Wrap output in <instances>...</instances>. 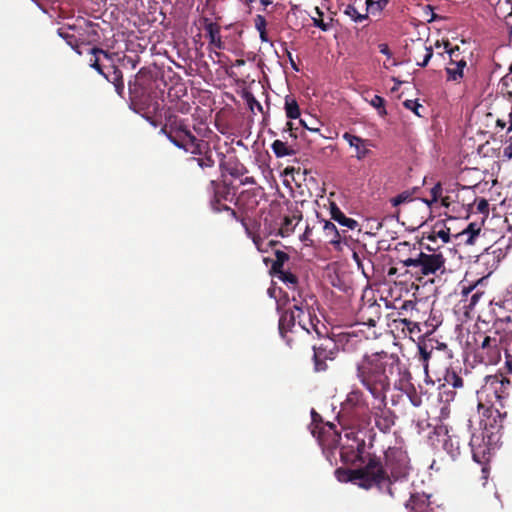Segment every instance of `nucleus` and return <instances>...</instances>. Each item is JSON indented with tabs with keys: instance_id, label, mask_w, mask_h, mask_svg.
Segmentation results:
<instances>
[{
	"instance_id": "obj_14",
	"label": "nucleus",
	"mask_w": 512,
	"mask_h": 512,
	"mask_svg": "<svg viewBox=\"0 0 512 512\" xmlns=\"http://www.w3.org/2000/svg\"><path fill=\"white\" fill-rule=\"evenodd\" d=\"M387 396L381 399H374V403L371 407L370 415L374 417L376 427L382 433H389L392 427L395 425L396 416L394 412L386 408Z\"/></svg>"
},
{
	"instance_id": "obj_9",
	"label": "nucleus",
	"mask_w": 512,
	"mask_h": 512,
	"mask_svg": "<svg viewBox=\"0 0 512 512\" xmlns=\"http://www.w3.org/2000/svg\"><path fill=\"white\" fill-rule=\"evenodd\" d=\"M161 131L167 138L178 148L187 150L200 151V146H205L206 141L196 138L189 128L188 121L179 117L173 112L165 114V124Z\"/></svg>"
},
{
	"instance_id": "obj_49",
	"label": "nucleus",
	"mask_w": 512,
	"mask_h": 512,
	"mask_svg": "<svg viewBox=\"0 0 512 512\" xmlns=\"http://www.w3.org/2000/svg\"><path fill=\"white\" fill-rule=\"evenodd\" d=\"M253 242L255 244V246L257 247V249L260 251V252H267L268 251V247H273L275 246L278 242L277 241H273L271 240L270 242H268L266 244L267 247H264V240L259 237V236H254L253 237Z\"/></svg>"
},
{
	"instance_id": "obj_40",
	"label": "nucleus",
	"mask_w": 512,
	"mask_h": 512,
	"mask_svg": "<svg viewBox=\"0 0 512 512\" xmlns=\"http://www.w3.org/2000/svg\"><path fill=\"white\" fill-rule=\"evenodd\" d=\"M389 0H366V11L371 14L380 13L388 4Z\"/></svg>"
},
{
	"instance_id": "obj_12",
	"label": "nucleus",
	"mask_w": 512,
	"mask_h": 512,
	"mask_svg": "<svg viewBox=\"0 0 512 512\" xmlns=\"http://www.w3.org/2000/svg\"><path fill=\"white\" fill-rule=\"evenodd\" d=\"M338 347L346 353H367L366 345L368 337L362 330L352 329L350 331L342 332L336 338Z\"/></svg>"
},
{
	"instance_id": "obj_3",
	"label": "nucleus",
	"mask_w": 512,
	"mask_h": 512,
	"mask_svg": "<svg viewBox=\"0 0 512 512\" xmlns=\"http://www.w3.org/2000/svg\"><path fill=\"white\" fill-rule=\"evenodd\" d=\"M364 447V440L357 443L356 451L353 452V458L348 456V453L343 447L341 450V457L345 461H359L362 466L357 469L337 468L335 470V475L340 482H351L363 489H371L374 485H378L384 481L386 479V475L381 470L379 461L375 458V454H368L367 456L363 455Z\"/></svg>"
},
{
	"instance_id": "obj_6",
	"label": "nucleus",
	"mask_w": 512,
	"mask_h": 512,
	"mask_svg": "<svg viewBox=\"0 0 512 512\" xmlns=\"http://www.w3.org/2000/svg\"><path fill=\"white\" fill-rule=\"evenodd\" d=\"M379 461L381 470L385 473L386 479L374 487L382 490L386 488L390 496H393L391 485L397 481L406 479L411 469L410 459L407 452L401 447H389L384 452V463L382 459L375 455Z\"/></svg>"
},
{
	"instance_id": "obj_64",
	"label": "nucleus",
	"mask_w": 512,
	"mask_h": 512,
	"mask_svg": "<svg viewBox=\"0 0 512 512\" xmlns=\"http://www.w3.org/2000/svg\"><path fill=\"white\" fill-rule=\"evenodd\" d=\"M448 452L451 454L452 458H456L457 456L460 455V448H459V445L457 444L456 448L453 450H448Z\"/></svg>"
},
{
	"instance_id": "obj_62",
	"label": "nucleus",
	"mask_w": 512,
	"mask_h": 512,
	"mask_svg": "<svg viewBox=\"0 0 512 512\" xmlns=\"http://www.w3.org/2000/svg\"><path fill=\"white\" fill-rule=\"evenodd\" d=\"M441 205L446 207V208H449L451 203L453 202V200L451 199L450 196H444V197H441Z\"/></svg>"
},
{
	"instance_id": "obj_47",
	"label": "nucleus",
	"mask_w": 512,
	"mask_h": 512,
	"mask_svg": "<svg viewBox=\"0 0 512 512\" xmlns=\"http://www.w3.org/2000/svg\"><path fill=\"white\" fill-rule=\"evenodd\" d=\"M455 238L458 240V244H465V245H475L478 237H475L474 235H471L470 233H466L463 230L455 235Z\"/></svg>"
},
{
	"instance_id": "obj_8",
	"label": "nucleus",
	"mask_w": 512,
	"mask_h": 512,
	"mask_svg": "<svg viewBox=\"0 0 512 512\" xmlns=\"http://www.w3.org/2000/svg\"><path fill=\"white\" fill-rule=\"evenodd\" d=\"M370 411L364 393L356 388L351 390L341 403L338 419L344 428L360 429L368 423Z\"/></svg>"
},
{
	"instance_id": "obj_25",
	"label": "nucleus",
	"mask_w": 512,
	"mask_h": 512,
	"mask_svg": "<svg viewBox=\"0 0 512 512\" xmlns=\"http://www.w3.org/2000/svg\"><path fill=\"white\" fill-rule=\"evenodd\" d=\"M359 7H363L362 0H354L352 3L347 4L343 13L348 16L352 21L358 23L368 18V11L360 12Z\"/></svg>"
},
{
	"instance_id": "obj_60",
	"label": "nucleus",
	"mask_w": 512,
	"mask_h": 512,
	"mask_svg": "<svg viewBox=\"0 0 512 512\" xmlns=\"http://www.w3.org/2000/svg\"><path fill=\"white\" fill-rule=\"evenodd\" d=\"M352 250H353V253H352L353 260L356 262L358 268L361 269L362 272L365 274L362 259L360 258L359 254L353 248H352Z\"/></svg>"
},
{
	"instance_id": "obj_15",
	"label": "nucleus",
	"mask_w": 512,
	"mask_h": 512,
	"mask_svg": "<svg viewBox=\"0 0 512 512\" xmlns=\"http://www.w3.org/2000/svg\"><path fill=\"white\" fill-rule=\"evenodd\" d=\"M79 46L99 42V24L85 19H77L73 24Z\"/></svg>"
},
{
	"instance_id": "obj_16",
	"label": "nucleus",
	"mask_w": 512,
	"mask_h": 512,
	"mask_svg": "<svg viewBox=\"0 0 512 512\" xmlns=\"http://www.w3.org/2000/svg\"><path fill=\"white\" fill-rule=\"evenodd\" d=\"M510 386V380L502 374L489 375L486 377V383L484 391L487 393L492 392L495 397L496 404L503 407V400L509 395L508 387Z\"/></svg>"
},
{
	"instance_id": "obj_26",
	"label": "nucleus",
	"mask_w": 512,
	"mask_h": 512,
	"mask_svg": "<svg viewBox=\"0 0 512 512\" xmlns=\"http://www.w3.org/2000/svg\"><path fill=\"white\" fill-rule=\"evenodd\" d=\"M108 82L112 83L116 93L120 96H124V80H123V74L122 71L116 67L111 71L105 72V74L102 75Z\"/></svg>"
},
{
	"instance_id": "obj_53",
	"label": "nucleus",
	"mask_w": 512,
	"mask_h": 512,
	"mask_svg": "<svg viewBox=\"0 0 512 512\" xmlns=\"http://www.w3.org/2000/svg\"><path fill=\"white\" fill-rule=\"evenodd\" d=\"M410 402L413 406L418 407L421 405L422 400L421 397L417 394L414 387H411V390L407 392Z\"/></svg>"
},
{
	"instance_id": "obj_36",
	"label": "nucleus",
	"mask_w": 512,
	"mask_h": 512,
	"mask_svg": "<svg viewBox=\"0 0 512 512\" xmlns=\"http://www.w3.org/2000/svg\"><path fill=\"white\" fill-rule=\"evenodd\" d=\"M297 219L295 215L293 216H285L281 226L278 229L277 235L285 238L290 236L296 227V223L294 221Z\"/></svg>"
},
{
	"instance_id": "obj_28",
	"label": "nucleus",
	"mask_w": 512,
	"mask_h": 512,
	"mask_svg": "<svg viewBox=\"0 0 512 512\" xmlns=\"http://www.w3.org/2000/svg\"><path fill=\"white\" fill-rule=\"evenodd\" d=\"M57 33L79 55L82 54V51L79 49L80 46L78 44V41H77V38H76V33H75L73 25H67V26L60 27L58 29Z\"/></svg>"
},
{
	"instance_id": "obj_7",
	"label": "nucleus",
	"mask_w": 512,
	"mask_h": 512,
	"mask_svg": "<svg viewBox=\"0 0 512 512\" xmlns=\"http://www.w3.org/2000/svg\"><path fill=\"white\" fill-rule=\"evenodd\" d=\"M475 345V359L485 365L497 364L501 359V344L512 341V332L489 330L476 332L472 336Z\"/></svg>"
},
{
	"instance_id": "obj_17",
	"label": "nucleus",
	"mask_w": 512,
	"mask_h": 512,
	"mask_svg": "<svg viewBox=\"0 0 512 512\" xmlns=\"http://www.w3.org/2000/svg\"><path fill=\"white\" fill-rule=\"evenodd\" d=\"M89 52L92 55L89 60V65L100 75H103L105 72L111 71L117 67L114 63V57L112 53L97 47L91 48Z\"/></svg>"
},
{
	"instance_id": "obj_38",
	"label": "nucleus",
	"mask_w": 512,
	"mask_h": 512,
	"mask_svg": "<svg viewBox=\"0 0 512 512\" xmlns=\"http://www.w3.org/2000/svg\"><path fill=\"white\" fill-rule=\"evenodd\" d=\"M275 257H276V259L273 261L271 269H270L271 274L280 272V270H283L285 262H287L289 260V255L286 252L281 251V250L275 251Z\"/></svg>"
},
{
	"instance_id": "obj_24",
	"label": "nucleus",
	"mask_w": 512,
	"mask_h": 512,
	"mask_svg": "<svg viewBox=\"0 0 512 512\" xmlns=\"http://www.w3.org/2000/svg\"><path fill=\"white\" fill-rule=\"evenodd\" d=\"M322 230L327 242L335 249H339V233L336 225L328 220H320Z\"/></svg>"
},
{
	"instance_id": "obj_20",
	"label": "nucleus",
	"mask_w": 512,
	"mask_h": 512,
	"mask_svg": "<svg viewBox=\"0 0 512 512\" xmlns=\"http://www.w3.org/2000/svg\"><path fill=\"white\" fill-rule=\"evenodd\" d=\"M200 151H193V150H187L186 152H189L193 155H197L198 157H192L190 160L195 161L198 166L205 170L207 168H213L215 166V160L212 156V151L210 148L209 143L206 141V145L202 146L199 145Z\"/></svg>"
},
{
	"instance_id": "obj_34",
	"label": "nucleus",
	"mask_w": 512,
	"mask_h": 512,
	"mask_svg": "<svg viewBox=\"0 0 512 512\" xmlns=\"http://www.w3.org/2000/svg\"><path fill=\"white\" fill-rule=\"evenodd\" d=\"M222 198H225V197L222 196L218 190H215L214 198L211 201L212 209L216 212L227 211V212H229L231 217H233L236 220H240V218L237 215V212L234 209L230 208L229 206H227L225 204H221Z\"/></svg>"
},
{
	"instance_id": "obj_41",
	"label": "nucleus",
	"mask_w": 512,
	"mask_h": 512,
	"mask_svg": "<svg viewBox=\"0 0 512 512\" xmlns=\"http://www.w3.org/2000/svg\"><path fill=\"white\" fill-rule=\"evenodd\" d=\"M191 104L188 101L185 100H178L175 102V104L171 105L166 113H169L170 111L173 113H181V114H188L191 111Z\"/></svg>"
},
{
	"instance_id": "obj_48",
	"label": "nucleus",
	"mask_w": 512,
	"mask_h": 512,
	"mask_svg": "<svg viewBox=\"0 0 512 512\" xmlns=\"http://www.w3.org/2000/svg\"><path fill=\"white\" fill-rule=\"evenodd\" d=\"M442 191H443V189H442L441 183L435 184L430 191L431 200L426 201V203L428 205H431L432 203H436L442 197Z\"/></svg>"
},
{
	"instance_id": "obj_10",
	"label": "nucleus",
	"mask_w": 512,
	"mask_h": 512,
	"mask_svg": "<svg viewBox=\"0 0 512 512\" xmlns=\"http://www.w3.org/2000/svg\"><path fill=\"white\" fill-rule=\"evenodd\" d=\"M431 253L418 252L414 256H410L400 261L407 268L406 272L410 273L415 279L421 280L423 276L437 275L445 272L446 259L442 253H437L433 248L427 246Z\"/></svg>"
},
{
	"instance_id": "obj_39",
	"label": "nucleus",
	"mask_w": 512,
	"mask_h": 512,
	"mask_svg": "<svg viewBox=\"0 0 512 512\" xmlns=\"http://www.w3.org/2000/svg\"><path fill=\"white\" fill-rule=\"evenodd\" d=\"M365 99L377 110L379 116L385 117L387 115V110L385 108L386 100L383 97L373 94L371 99Z\"/></svg>"
},
{
	"instance_id": "obj_2",
	"label": "nucleus",
	"mask_w": 512,
	"mask_h": 512,
	"mask_svg": "<svg viewBox=\"0 0 512 512\" xmlns=\"http://www.w3.org/2000/svg\"><path fill=\"white\" fill-rule=\"evenodd\" d=\"M130 107L155 125L164 108L162 92L158 91L156 80L150 70L141 68L133 81H129Z\"/></svg>"
},
{
	"instance_id": "obj_59",
	"label": "nucleus",
	"mask_w": 512,
	"mask_h": 512,
	"mask_svg": "<svg viewBox=\"0 0 512 512\" xmlns=\"http://www.w3.org/2000/svg\"><path fill=\"white\" fill-rule=\"evenodd\" d=\"M424 12H425L426 16H429V17H427L428 22H432L437 18V15L434 13L431 5H426L424 8Z\"/></svg>"
},
{
	"instance_id": "obj_44",
	"label": "nucleus",
	"mask_w": 512,
	"mask_h": 512,
	"mask_svg": "<svg viewBox=\"0 0 512 512\" xmlns=\"http://www.w3.org/2000/svg\"><path fill=\"white\" fill-rule=\"evenodd\" d=\"M393 323H394V326L395 328L399 329L401 328V330L403 332H405L406 330L409 331V333H412L414 328L417 327V324L406 319V318H398V319H394L393 320Z\"/></svg>"
},
{
	"instance_id": "obj_55",
	"label": "nucleus",
	"mask_w": 512,
	"mask_h": 512,
	"mask_svg": "<svg viewBox=\"0 0 512 512\" xmlns=\"http://www.w3.org/2000/svg\"><path fill=\"white\" fill-rule=\"evenodd\" d=\"M254 23L258 32L266 30L267 22L264 16L257 15L254 19Z\"/></svg>"
},
{
	"instance_id": "obj_51",
	"label": "nucleus",
	"mask_w": 512,
	"mask_h": 512,
	"mask_svg": "<svg viewBox=\"0 0 512 512\" xmlns=\"http://www.w3.org/2000/svg\"><path fill=\"white\" fill-rule=\"evenodd\" d=\"M423 50L425 51V54L422 58V61H417V65L420 67L427 66L428 62L430 61V59L433 56V49L431 46L427 47V46L423 45Z\"/></svg>"
},
{
	"instance_id": "obj_4",
	"label": "nucleus",
	"mask_w": 512,
	"mask_h": 512,
	"mask_svg": "<svg viewBox=\"0 0 512 512\" xmlns=\"http://www.w3.org/2000/svg\"><path fill=\"white\" fill-rule=\"evenodd\" d=\"M490 402L491 404L489 406L479 403L478 408L482 410L480 425L483 427V432L479 435L473 434L469 442L472 457L474 461L479 464L488 460L492 445V436L495 432H499L503 428V423L507 416V412H501L499 408L496 407V402Z\"/></svg>"
},
{
	"instance_id": "obj_18",
	"label": "nucleus",
	"mask_w": 512,
	"mask_h": 512,
	"mask_svg": "<svg viewBox=\"0 0 512 512\" xmlns=\"http://www.w3.org/2000/svg\"><path fill=\"white\" fill-rule=\"evenodd\" d=\"M342 138L349 144L350 147L355 149L354 157L357 160H363L371 154L370 147L372 146L371 140L363 139L350 132H345Z\"/></svg>"
},
{
	"instance_id": "obj_22",
	"label": "nucleus",
	"mask_w": 512,
	"mask_h": 512,
	"mask_svg": "<svg viewBox=\"0 0 512 512\" xmlns=\"http://www.w3.org/2000/svg\"><path fill=\"white\" fill-rule=\"evenodd\" d=\"M204 29L209 38V44L217 49H223L224 43L221 38V27L218 23L211 21L208 18H204Z\"/></svg>"
},
{
	"instance_id": "obj_33",
	"label": "nucleus",
	"mask_w": 512,
	"mask_h": 512,
	"mask_svg": "<svg viewBox=\"0 0 512 512\" xmlns=\"http://www.w3.org/2000/svg\"><path fill=\"white\" fill-rule=\"evenodd\" d=\"M350 230L347 228L338 229L339 233V249H335L336 251H342L343 247L346 246L352 249V246L358 243V237H354L353 233L349 234Z\"/></svg>"
},
{
	"instance_id": "obj_23",
	"label": "nucleus",
	"mask_w": 512,
	"mask_h": 512,
	"mask_svg": "<svg viewBox=\"0 0 512 512\" xmlns=\"http://www.w3.org/2000/svg\"><path fill=\"white\" fill-rule=\"evenodd\" d=\"M466 65L467 63L463 58H451L449 66L446 67L445 69L447 74V80L453 82H460L464 76V68L466 67Z\"/></svg>"
},
{
	"instance_id": "obj_54",
	"label": "nucleus",
	"mask_w": 512,
	"mask_h": 512,
	"mask_svg": "<svg viewBox=\"0 0 512 512\" xmlns=\"http://www.w3.org/2000/svg\"><path fill=\"white\" fill-rule=\"evenodd\" d=\"M475 204H476L477 211H479L482 214H488L489 204H488L487 200L481 198V199L475 201Z\"/></svg>"
},
{
	"instance_id": "obj_27",
	"label": "nucleus",
	"mask_w": 512,
	"mask_h": 512,
	"mask_svg": "<svg viewBox=\"0 0 512 512\" xmlns=\"http://www.w3.org/2000/svg\"><path fill=\"white\" fill-rule=\"evenodd\" d=\"M280 279L288 289L292 290V295H296L298 297V293L300 292L303 295V292L299 290L298 287V277L290 271L280 270V272H276L272 274Z\"/></svg>"
},
{
	"instance_id": "obj_52",
	"label": "nucleus",
	"mask_w": 512,
	"mask_h": 512,
	"mask_svg": "<svg viewBox=\"0 0 512 512\" xmlns=\"http://www.w3.org/2000/svg\"><path fill=\"white\" fill-rule=\"evenodd\" d=\"M445 52L449 54L450 59L455 57L458 58L460 48L458 46H452L449 41L444 42Z\"/></svg>"
},
{
	"instance_id": "obj_57",
	"label": "nucleus",
	"mask_w": 512,
	"mask_h": 512,
	"mask_svg": "<svg viewBox=\"0 0 512 512\" xmlns=\"http://www.w3.org/2000/svg\"><path fill=\"white\" fill-rule=\"evenodd\" d=\"M247 103L249 105V108L253 111L256 107L259 111H262V105L260 102H258L255 97L251 94L247 96Z\"/></svg>"
},
{
	"instance_id": "obj_61",
	"label": "nucleus",
	"mask_w": 512,
	"mask_h": 512,
	"mask_svg": "<svg viewBox=\"0 0 512 512\" xmlns=\"http://www.w3.org/2000/svg\"><path fill=\"white\" fill-rule=\"evenodd\" d=\"M503 156L509 159L512 158V141L503 148Z\"/></svg>"
},
{
	"instance_id": "obj_56",
	"label": "nucleus",
	"mask_w": 512,
	"mask_h": 512,
	"mask_svg": "<svg viewBox=\"0 0 512 512\" xmlns=\"http://www.w3.org/2000/svg\"><path fill=\"white\" fill-rule=\"evenodd\" d=\"M294 130V124L291 121H287L282 131L283 138L286 139L285 133H289L290 137L297 139V134L294 132Z\"/></svg>"
},
{
	"instance_id": "obj_13",
	"label": "nucleus",
	"mask_w": 512,
	"mask_h": 512,
	"mask_svg": "<svg viewBox=\"0 0 512 512\" xmlns=\"http://www.w3.org/2000/svg\"><path fill=\"white\" fill-rule=\"evenodd\" d=\"M279 333L285 340L287 346L291 349H302V343H299L293 331L297 330L296 326V313L293 306L284 311L279 318Z\"/></svg>"
},
{
	"instance_id": "obj_50",
	"label": "nucleus",
	"mask_w": 512,
	"mask_h": 512,
	"mask_svg": "<svg viewBox=\"0 0 512 512\" xmlns=\"http://www.w3.org/2000/svg\"><path fill=\"white\" fill-rule=\"evenodd\" d=\"M482 230V223L477 222H471L467 225L465 229H463L464 232L470 233L471 235H474L475 237L480 236V232Z\"/></svg>"
},
{
	"instance_id": "obj_37",
	"label": "nucleus",
	"mask_w": 512,
	"mask_h": 512,
	"mask_svg": "<svg viewBox=\"0 0 512 512\" xmlns=\"http://www.w3.org/2000/svg\"><path fill=\"white\" fill-rule=\"evenodd\" d=\"M285 113L287 118L289 119H298L300 117V108L295 98L291 96H286Z\"/></svg>"
},
{
	"instance_id": "obj_31",
	"label": "nucleus",
	"mask_w": 512,
	"mask_h": 512,
	"mask_svg": "<svg viewBox=\"0 0 512 512\" xmlns=\"http://www.w3.org/2000/svg\"><path fill=\"white\" fill-rule=\"evenodd\" d=\"M438 238L443 243L449 242L450 239V229L439 223L435 224L433 230L427 236V239L431 242H435Z\"/></svg>"
},
{
	"instance_id": "obj_19",
	"label": "nucleus",
	"mask_w": 512,
	"mask_h": 512,
	"mask_svg": "<svg viewBox=\"0 0 512 512\" xmlns=\"http://www.w3.org/2000/svg\"><path fill=\"white\" fill-rule=\"evenodd\" d=\"M330 216L331 219L337 222L342 228H347L351 232H356V236L359 237L362 230L358 221L347 217L337 204L333 202L330 205Z\"/></svg>"
},
{
	"instance_id": "obj_1",
	"label": "nucleus",
	"mask_w": 512,
	"mask_h": 512,
	"mask_svg": "<svg viewBox=\"0 0 512 512\" xmlns=\"http://www.w3.org/2000/svg\"><path fill=\"white\" fill-rule=\"evenodd\" d=\"M401 373L397 354L386 351L364 353L355 363V377L374 399L385 398L392 380Z\"/></svg>"
},
{
	"instance_id": "obj_5",
	"label": "nucleus",
	"mask_w": 512,
	"mask_h": 512,
	"mask_svg": "<svg viewBox=\"0 0 512 512\" xmlns=\"http://www.w3.org/2000/svg\"><path fill=\"white\" fill-rule=\"evenodd\" d=\"M293 308L296 313V322L299 328L293 331L295 337L302 343V348H306L310 341L315 338H322L328 334L327 326L316 316L313 304L316 299L313 295H302L298 293L291 296Z\"/></svg>"
},
{
	"instance_id": "obj_58",
	"label": "nucleus",
	"mask_w": 512,
	"mask_h": 512,
	"mask_svg": "<svg viewBox=\"0 0 512 512\" xmlns=\"http://www.w3.org/2000/svg\"><path fill=\"white\" fill-rule=\"evenodd\" d=\"M404 106L408 109L413 110L417 115H419L418 108L421 107L420 104H418L416 101L413 100H406L404 102Z\"/></svg>"
},
{
	"instance_id": "obj_32",
	"label": "nucleus",
	"mask_w": 512,
	"mask_h": 512,
	"mask_svg": "<svg viewBox=\"0 0 512 512\" xmlns=\"http://www.w3.org/2000/svg\"><path fill=\"white\" fill-rule=\"evenodd\" d=\"M314 11H315V15L311 16L313 25L315 27L321 29L324 32L329 31L332 28L333 18L328 17V19L325 20L323 18V16H324L323 12L318 7H315Z\"/></svg>"
},
{
	"instance_id": "obj_30",
	"label": "nucleus",
	"mask_w": 512,
	"mask_h": 512,
	"mask_svg": "<svg viewBox=\"0 0 512 512\" xmlns=\"http://www.w3.org/2000/svg\"><path fill=\"white\" fill-rule=\"evenodd\" d=\"M271 149L277 158L293 156L296 154V150L292 146L288 145L286 141L279 139L275 140L271 144Z\"/></svg>"
},
{
	"instance_id": "obj_43",
	"label": "nucleus",
	"mask_w": 512,
	"mask_h": 512,
	"mask_svg": "<svg viewBox=\"0 0 512 512\" xmlns=\"http://www.w3.org/2000/svg\"><path fill=\"white\" fill-rule=\"evenodd\" d=\"M413 193H414V190L413 191H409V190L403 191L400 194H398L397 196L391 198L390 202L394 207L399 206L404 203H408L413 200Z\"/></svg>"
},
{
	"instance_id": "obj_35",
	"label": "nucleus",
	"mask_w": 512,
	"mask_h": 512,
	"mask_svg": "<svg viewBox=\"0 0 512 512\" xmlns=\"http://www.w3.org/2000/svg\"><path fill=\"white\" fill-rule=\"evenodd\" d=\"M498 88L499 94L512 103V76H503L498 83Z\"/></svg>"
},
{
	"instance_id": "obj_21",
	"label": "nucleus",
	"mask_w": 512,
	"mask_h": 512,
	"mask_svg": "<svg viewBox=\"0 0 512 512\" xmlns=\"http://www.w3.org/2000/svg\"><path fill=\"white\" fill-rule=\"evenodd\" d=\"M360 317L365 324L376 326L381 317V306L376 302L364 304L360 309Z\"/></svg>"
},
{
	"instance_id": "obj_45",
	"label": "nucleus",
	"mask_w": 512,
	"mask_h": 512,
	"mask_svg": "<svg viewBox=\"0 0 512 512\" xmlns=\"http://www.w3.org/2000/svg\"><path fill=\"white\" fill-rule=\"evenodd\" d=\"M418 349H419V356H420V360L424 366V369L425 371H427L428 369V360L431 358V354H432V347L430 349H428V346L426 343H423V344H419L418 345Z\"/></svg>"
},
{
	"instance_id": "obj_29",
	"label": "nucleus",
	"mask_w": 512,
	"mask_h": 512,
	"mask_svg": "<svg viewBox=\"0 0 512 512\" xmlns=\"http://www.w3.org/2000/svg\"><path fill=\"white\" fill-rule=\"evenodd\" d=\"M409 512H425L428 508V498L424 495L413 494L406 503Z\"/></svg>"
},
{
	"instance_id": "obj_46",
	"label": "nucleus",
	"mask_w": 512,
	"mask_h": 512,
	"mask_svg": "<svg viewBox=\"0 0 512 512\" xmlns=\"http://www.w3.org/2000/svg\"><path fill=\"white\" fill-rule=\"evenodd\" d=\"M505 354V365L509 372H512V341L501 344V352Z\"/></svg>"
},
{
	"instance_id": "obj_11",
	"label": "nucleus",
	"mask_w": 512,
	"mask_h": 512,
	"mask_svg": "<svg viewBox=\"0 0 512 512\" xmlns=\"http://www.w3.org/2000/svg\"><path fill=\"white\" fill-rule=\"evenodd\" d=\"M319 343L312 345L313 363L316 372H324L328 369L327 360H334L338 351L336 339L326 336L317 338Z\"/></svg>"
},
{
	"instance_id": "obj_63",
	"label": "nucleus",
	"mask_w": 512,
	"mask_h": 512,
	"mask_svg": "<svg viewBox=\"0 0 512 512\" xmlns=\"http://www.w3.org/2000/svg\"><path fill=\"white\" fill-rule=\"evenodd\" d=\"M444 447H445L446 450H449V447L455 448V445H454L452 437H449L448 440L445 441Z\"/></svg>"
},
{
	"instance_id": "obj_42",
	"label": "nucleus",
	"mask_w": 512,
	"mask_h": 512,
	"mask_svg": "<svg viewBox=\"0 0 512 512\" xmlns=\"http://www.w3.org/2000/svg\"><path fill=\"white\" fill-rule=\"evenodd\" d=\"M444 380L448 385H451L453 388L463 387L462 377L458 375L454 370H447Z\"/></svg>"
}]
</instances>
